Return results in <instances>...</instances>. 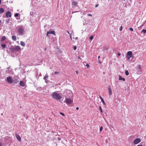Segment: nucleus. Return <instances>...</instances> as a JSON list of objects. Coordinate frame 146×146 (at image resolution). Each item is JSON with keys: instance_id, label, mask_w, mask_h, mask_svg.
Listing matches in <instances>:
<instances>
[{"instance_id": "25", "label": "nucleus", "mask_w": 146, "mask_h": 146, "mask_svg": "<svg viewBox=\"0 0 146 146\" xmlns=\"http://www.w3.org/2000/svg\"><path fill=\"white\" fill-rule=\"evenodd\" d=\"M18 15H19V14L17 13H16L15 14L14 16L15 17H17L18 16Z\"/></svg>"}, {"instance_id": "19", "label": "nucleus", "mask_w": 146, "mask_h": 146, "mask_svg": "<svg viewBox=\"0 0 146 146\" xmlns=\"http://www.w3.org/2000/svg\"><path fill=\"white\" fill-rule=\"evenodd\" d=\"M125 74L127 76H128L129 75V72L127 70H126L125 72Z\"/></svg>"}, {"instance_id": "29", "label": "nucleus", "mask_w": 146, "mask_h": 146, "mask_svg": "<svg viewBox=\"0 0 146 146\" xmlns=\"http://www.w3.org/2000/svg\"><path fill=\"white\" fill-rule=\"evenodd\" d=\"M73 49L74 50H75L76 49V46H74L73 47Z\"/></svg>"}, {"instance_id": "49", "label": "nucleus", "mask_w": 146, "mask_h": 146, "mask_svg": "<svg viewBox=\"0 0 146 146\" xmlns=\"http://www.w3.org/2000/svg\"><path fill=\"white\" fill-rule=\"evenodd\" d=\"M70 38H71V40H72V38H71V36H70Z\"/></svg>"}, {"instance_id": "44", "label": "nucleus", "mask_w": 146, "mask_h": 146, "mask_svg": "<svg viewBox=\"0 0 146 146\" xmlns=\"http://www.w3.org/2000/svg\"><path fill=\"white\" fill-rule=\"evenodd\" d=\"M2 146V143H0V146Z\"/></svg>"}, {"instance_id": "13", "label": "nucleus", "mask_w": 146, "mask_h": 146, "mask_svg": "<svg viewBox=\"0 0 146 146\" xmlns=\"http://www.w3.org/2000/svg\"><path fill=\"white\" fill-rule=\"evenodd\" d=\"M108 91L109 94L110 95H111L112 94V91L111 88L110 86H109L108 88Z\"/></svg>"}, {"instance_id": "12", "label": "nucleus", "mask_w": 146, "mask_h": 146, "mask_svg": "<svg viewBox=\"0 0 146 146\" xmlns=\"http://www.w3.org/2000/svg\"><path fill=\"white\" fill-rule=\"evenodd\" d=\"M20 86L22 87H24L25 86V83L24 82L20 81Z\"/></svg>"}, {"instance_id": "32", "label": "nucleus", "mask_w": 146, "mask_h": 146, "mask_svg": "<svg viewBox=\"0 0 146 146\" xmlns=\"http://www.w3.org/2000/svg\"><path fill=\"white\" fill-rule=\"evenodd\" d=\"M86 66L87 67V68H88L89 67V65L88 64H86Z\"/></svg>"}, {"instance_id": "3", "label": "nucleus", "mask_w": 146, "mask_h": 146, "mask_svg": "<svg viewBox=\"0 0 146 146\" xmlns=\"http://www.w3.org/2000/svg\"><path fill=\"white\" fill-rule=\"evenodd\" d=\"M18 28H19L18 30V31L20 35H23L24 32V29L23 27L21 26L20 27H19Z\"/></svg>"}, {"instance_id": "28", "label": "nucleus", "mask_w": 146, "mask_h": 146, "mask_svg": "<svg viewBox=\"0 0 146 146\" xmlns=\"http://www.w3.org/2000/svg\"><path fill=\"white\" fill-rule=\"evenodd\" d=\"M122 77L121 76H119V80H122Z\"/></svg>"}, {"instance_id": "2", "label": "nucleus", "mask_w": 146, "mask_h": 146, "mask_svg": "<svg viewBox=\"0 0 146 146\" xmlns=\"http://www.w3.org/2000/svg\"><path fill=\"white\" fill-rule=\"evenodd\" d=\"M52 96L53 98L56 100H60L61 98V96L55 92L53 93Z\"/></svg>"}, {"instance_id": "10", "label": "nucleus", "mask_w": 146, "mask_h": 146, "mask_svg": "<svg viewBox=\"0 0 146 146\" xmlns=\"http://www.w3.org/2000/svg\"><path fill=\"white\" fill-rule=\"evenodd\" d=\"M15 135L17 139L19 141L21 142V139L19 135H18L17 134H15Z\"/></svg>"}, {"instance_id": "42", "label": "nucleus", "mask_w": 146, "mask_h": 146, "mask_svg": "<svg viewBox=\"0 0 146 146\" xmlns=\"http://www.w3.org/2000/svg\"><path fill=\"white\" fill-rule=\"evenodd\" d=\"M76 109L77 110H78L79 109V108L78 107H77L76 108Z\"/></svg>"}, {"instance_id": "45", "label": "nucleus", "mask_w": 146, "mask_h": 146, "mask_svg": "<svg viewBox=\"0 0 146 146\" xmlns=\"http://www.w3.org/2000/svg\"><path fill=\"white\" fill-rule=\"evenodd\" d=\"M137 146H143V145H137Z\"/></svg>"}, {"instance_id": "20", "label": "nucleus", "mask_w": 146, "mask_h": 146, "mask_svg": "<svg viewBox=\"0 0 146 146\" xmlns=\"http://www.w3.org/2000/svg\"><path fill=\"white\" fill-rule=\"evenodd\" d=\"M93 38V36H90L89 38V40L91 41Z\"/></svg>"}, {"instance_id": "26", "label": "nucleus", "mask_w": 146, "mask_h": 146, "mask_svg": "<svg viewBox=\"0 0 146 146\" xmlns=\"http://www.w3.org/2000/svg\"><path fill=\"white\" fill-rule=\"evenodd\" d=\"M102 129H103V127H100V131H102Z\"/></svg>"}, {"instance_id": "31", "label": "nucleus", "mask_w": 146, "mask_h": 146, "mask_svg": "<svg viewBox=\"0 0 146 146\" xmlns=\"http://www.w3.org/2000/svg\"><path fill=\"white\" fill-rule=\"evenodd\" d=\"M138 68L139 69H140L141 68V66L140 65H139L138 66Z\"/></svg>"}, {"instance_id": "1", "label": "nucleus", "mask_w": 146, "mask_h": 146, "mask_svg": "<svg viewBox=\"0 0 146 146\" xmlns=\"http://www.w3.org/2000/svg\"><path fill=\"white\" fill-rule=\"evenodd\" d=\"M21 48L19 46H17L15 47H11L10 48V50L12 52H17L20 50Z\"/></svg>"}, {"instance_id": "11", "label": "nucleus", "mask_w": 146, "mask_h": 146, "mask_svg": "<svg viewBox=\"0 0 146 146\" xmlns=\"http://www.w3.org/2000/svg\"><path fill=\"white\" fill-rule=\"evenodd\" d=\"M78 2L74 1H72V5H74V6H76L78 4Z\"/></svg>"}, {"instance_id": "9", "label": "nucleus", "mask_w": 146, "mask_h": 146, "mask_svg": "<svg viewBox=\"0 0 146 146\" xmlns=\"http://www.w3.org/2000/svg\"><path fill=\"white\" fill-rule=\"evenodd\" d=\"M50 34H53L54 35H55V31H47V33L46 36H48V35Z\"/></svg>"}, {"instance_id": "46", "label": "nucleus", "mask_w": 146, "mask_h": 146, "mask_svg": "<svg viewBox=\"0 0 146 146\" xmlns=\"http://www.w3.org/2000/svg\"><path fill=\"white\" fill-rule=\"evenodd\" d=\"M100 58V56H98V58L99 59Z\"/></svg>"}, {"instance_id": "38", "label": "nucleus", "mask_w": 146, "mask_h": 146, "mask_svg": "<svg viewBox=\"0 0 146 146\" xmlns=\"http://www.w3.org/2000/svg\"><path fill=\"white\" fill-rule=\"evenodd\" d=\"M131 58H133V56L132 55V54H131Z\"/></svg>"}, {"instance_id": "16", "label": "nucleus", "mask_w": 146, "mask_h": 146, "mask_svg": "<svg viewBox=\"0 0 146 146\" xmlns=\"http://www.w3.org/2000/svg\"><path fill=\"white\" fill-rule=\"evenodd\" d=\"M12 39L14 41L16 40L17 38H16V36H15V35L12 36Z\"/></svg>"}, {"instance_id": "23", "label": "nucleus", "mask_w": 146, "mask_h": 146, "mask_svg": "<svg viewBox=\"0 0 146 146\" xmlns=\"http://www.w3.org/2000/svg\"><path fill=\"white\" fill-rule=\"evenodd\" d=\"M48 76L47 74H46L45 75V77L44 78V80H46V78H48Z\"/></svg>"}, {"instance_id": "7", "label": "nucleus", "mask_w": 146, "mask_h": 146, "mask_svg": "<svg viewBox=\"0 0 146 146\" xmlns=\"http://www.w3.org/2000/svg\"><path fill=\"white\" fill-rule=\"evenodd\" d=\"M66 103L68 104H70L72 103V101L70 98H67L65 99Z\"/></svg>"}, {"instance_id": "40", "label": "nucleus", "mask_w": 146, "mask_h": 146, "mask_svg": "<svg viewBox=\"0 0 146 146\" xmlns=\"http://www.w3.org/2000/svg\"><path fill=\"white\" fill-rule=\"evenodd\" d=\"M78 58L79 59H81V58H80V56H79L78 57Z\"/></svg>"}, {"instance_id": "22", "label": "nucleus", "mask_w": 146, "mask_h": 146, "mask_svg": "<svg viewBox=\"0 0 146 146\" xmlns=\"http://www.w3.org/2000/svg\"><path fill=\"white\" fill-rule=\"evenodd\" d=\"M1 46L3 48H5L6 46V45L5 44H2L1 45Z\"/></svg>"}, {"instance_id": "6", "label": "nucleus", "mask_w": 146, "mask_h": 146, "mask_svg": "<svg viewBox=\"0 0 146 146\" xmlns=\"http://www.w3.org/2000/svg\"><path fill=\"white\" fill-rule=\"evenodd\" d=\"M141 140L140 138H137L133 141V143L134 144H137L140 142Z\"/></svg>"}, {"instance_id": "17", "label": "nucleus", "mask_w": 146, "mask_h": 146, "mask_svg": "<svg viewBox=\"0 0 146 146\" xmlns=\"http://www.w3.org/2000/svg\"><path fill=\"white\" fill-rule=\"evenodd\" d=\"M100 98L101 100H102V103H103V104L104 105H106V103H105V102H104V100H103V98H102V97H100Z\"/></svg>"}, {"instance_id": "5", "label": "nucleus", "mask_w": 146, "mask_h": 146, "mask_svg": "<svg viewBox=\"0 0 146 146\" xmlns=\"http://www.w3.org/2000/svg\"><path fill=\"white\" fill-rule=\"evenodd\" d=\"M7 81L9 83L12 84L13 82V80L12 78L10 76L8 77L7 78Z\"/></svg>"}, {"instance_id": "36", "label": "nucleus", "mask_w": 146, "mask_h": 146, "mask_svg": "<svg viewBox=\"0 0 146 146\" xmlns=\"http://www.w3.org/2000/svg\"><path fill=\"white\" fill-rule=\"evenodd\" d=\"M9 20H7L6 21V22L7 23H8L9 22Z\"/></svg>"}, {"instance_id": "14", "label": "nucleus", "mask_w": 146, "mask_h": 146, "mask_svg": "<svg viewBox=\"0 0 146 146\" xmlns=\"http://www.w3.org/2000/svg\"><path fill=\"white\" fill-rule=\"evenodd\" d=\"M20 44L23 46H25V44L24 42L23 41L20 42Z\"/></svg>"}, {"instance_id": "33", "label": "nucleus", "mask_w": 146, "mask_h": 146, "mask_svg": "<svg viewBox=\"0 0 146 146\" xmlns=\"http://www.w3.org/2000/svg\"><path fill=\"white\" fill-rule=\"evenodd\" d=\"M122 26H121L119 29V30L120 31H121L122 30Z\"/></svg>"}, {"instance_id": "30", "label": "nucleus", "mask_w": 146, "mask_h": 146, "mask_svg": "<svg viewBox=\"0 0 146 146\" xmlns=\"http://www.w3.org/2000/svg\"><path fill=\"white\" fill-rule=\"evenodd\" d=\"M60 114H61V115H63V116H65L64 114L63 113H62V112H60Z\"/></svg>"}, {"instance_id": "41", "label": "nucleus", "mask_w": 146, "mask_h": 146, "mask_svg": "<svg viewBox=\"0 0 146 146\" xmlns=\"http://www.w3.org/2000/svg\"><path fill=\"white\" fill-rule=\"evenodd\" d=\"M118 56H120V53H119H119H118Z\"/></svg>"}, {"instance_id": "27", "label": "nucleus", "mask_w": 146, "mask_h": 146, "mask_svg": "<svg viewBox=\"0 0 146 146\" xmlns=\"http://www.w3.org/2000/svg\"><path fill=\"white\" fill-rule=\"evenodd\" d=\"M54 74H59V72H55L54 73Z\"/></svg>"}, {"instance_id": "35", "label": "nucleus", "mask_w": 146, "mask_h": 146, "mask_svg": "<svg viewBox=\"0 0 146 146\" xmlns=\"http://www.w3.org/2000/svg\"><path fill=\"white\" fill-rule=\"evenodd\" d=\"M87 15L88 16H92V15L90 14H88Z\"/></svg>"}, {"instance_id": "39", "label": "nucleus", "mask_w": 146, "mask_h": 146, "mask_svg": "<svg viewBox=\"0 0 146 146\" xmlns=\"http://www.w3.org/2000/svg\"><path fill=\"white\" fill-rule=\"evenodd\" d=\"M122 80L123 81H125V79L124 78H122Z\"/></svg>"}, {"instance_id": "34", "label": "nucleus", "mask_w": 146, "mask_h": 146, "mask_svg": "<svg viewBox=\"0 0 146 146\" xmlns=\"http://www.w3.org/2000/svg\"><path fill=\"white\" fill-rule=\"evenodd\" d=\"M129 30L131 31H133V29L132 28H130L129 29Z\"/></svg>"}, {"instance_id": "4", "label": "nucleus", "mask_w": 146, "mask_h": 146, "mask_svg": "<svg viewBox=\"0 0 146 146\" xmlns=\"http://www.w3.org/2000/svg\"><path fill=\"white\" fill-rule=\"evenodd\" d=\"M132 53L131 51H128L127 52L126 54L127 59L128 60H129L131 58V56L132 54Z\"/></svg>"}, {"instance_id": "18", "label": "nucleus", "mask_w": 146, "mask_h": 146, "mask_svg": "<svg viewBox=\"0 0 146 146\" xmlns=\"http://www.w3.org/2000/svg\"><path fill=\"white\" fill-rule=\"evenodd\" d=\"M6 39V37L5 36H3L2 37L1 39V41H3L4 40H5Z\"/></svg>"}, {"instance_id": "47", "label": "nucleus", "mask_w": 146, "mask_h": 146, "mask_svg": "<svg viewBox=\"0 0 146 146\" xmlns=\"http://www.w3.org/2000/svg\"><path fill=\"white\" fill-rule=\"evenodd\" d=\"M1 3V0H0V4Z\"/></svg>"}, {"instance_id": "21", "label": "nucleus", "mask_w": 146, "mask_h": 146, "mask_svg": "<svg viewBox=\"0 0 146 146\" xmlns=\"http://www.w3.org/2000/svg\"><path fill=\"white\" fill-rule=\"evenodd\" d=\"M141 32L143 33L144 34L145 33H146V31L145 30V29H143L142 30Z\"/></svg>"}, {"instance_id": "48", "label": "nucleus", "mask_w": 146, "mask_h": 146, "mask_svg": "<svg viewBox=\"0 0 146 146\" xmlns=\"http://www.w3.org/2000/svg\"><path fill=\"white\" fill-rule=\"evenodd\" d=\"M58 139L59 140H60L61 139L60 138V139L58 138Z\"/></svg>"}, {"instance_id": "24", "label": "nucleus", "mask_w": 146, "mask_h": 146, "mask_svg": "<svg viewBox=\"0 0 146 146\" xmlns=\"http://www.w3.org/2000/svg\"><path fill=\"white\" fill-rule=\"evenodd\" d=\"M99 109L101 111V112L102 113L103 112L102 110V108L100 106H99Z\"/></svg>"}, {"instance_id": "43", "label": "nucleus", "mask_w": 146, "mask_h": 146, "mask_svg": "<svg viewBox=\"0 0 146 146\" xmlns=\"http://www.w3.org/2000/svg\"><path fill=\"white\" fill-rule=\"evenodd\" d=\"M76 73L77 74H78V71H77V70L76 71Z\"/></svg>"}, {"instance_id": "15", "label": "nucleus", "mask_w": 146, "mask_h": 146, "mask_svg": "<svg viewBox=\"0 0 146 146\" xmlns=\"http://www.w3.org/2000/svg\"><path fill=\"white\" fill-rule=\"evenodd\" d=\"M4 10L3 8H0V13H2L4 12Z\"/></svg>"}, {"instance_id": "37", "label": "nucleus", "mask_w": 146, "mask_h": 146, "mask_svg": "<svg viewBox=\"0 0 146 146\" xmlns=\"http://www.w3.org/2000/svg\"><path fill=\"white\" fill-rule=\"evenodd\" d=\"M98 5H99L98 4H96V6H95V7H98Z\"/></svg>"}, {"instance_id": "8", "label": "nucleus", "mask_w": 146, "mask_h": 146, "mask_svg": "<svg viewBox=\"0 0 146 146\" xmlns=\"http://www.w3.org/2000/svg\"><path fill=\"white\" fill-rule=\"evenodd\" d=\"M5 16L7 18L11 17V13L10 11H8L6 13Z\"/></svg>"}]
</instances>
